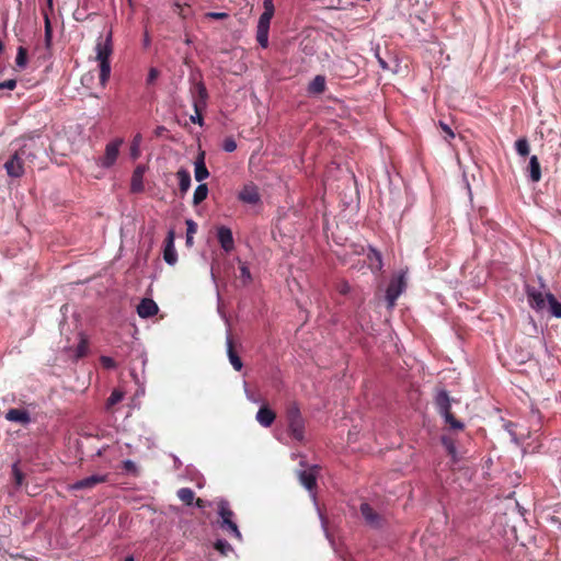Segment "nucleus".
I'll return each mask as SVG.
<instances>
[{
	"label": "nucleus",
	"instance_id": "obj_1",
	"mask_svg": "<svg viewBox=\"0 0 561 561\" xmlns=\"http://www.w3.org/2000/svg\"><path fill=\"white\" fill-rule=\"evenodd\" d=\"M526 295L529 306L540 312L548 311L551 316L561 319V302L556 296L545 289V283L539 286L527 285Z\"/></svg>",
	"mask_w": 561,
	"mask_h": 561
},
{
	"label": "nucleus",
	"instance_id": "obj_2",
	"mask_svg": "<svg viewBox=\"0 0 561 561\" xmlns=\"http://www.w3.org/2000/svg\"><path fill=\"white\" fill-rule=\"evenodd\" d=\"M95 59L100 67V84L105 88L111 76L110 57L113 54L112 32L110 31L103 38L100 36L95 45Z\"/></svg>",
	"mask_w": 561,
	"mask_h": 561
},
{
	"label": "nucleus",
	"instance_id": "obj_3",
	"mask_svg": "<svg viewBox=\"0 0 561 561\" xmlns=\"http://www.w3.org/2000/svg\"><path fill=\"white\" fill-rule=\"evenodd\" d=\"M287 431L290 437L297 442L305 440L306 421L297 402L291 401L286 405Z\"/></svg>",
	"mask_w": 561,
	"mask_h": 561
},
{
	"label": "nucleus",
	"instance_id": "obj_4",
	"mask_svg": "<svg viewBox=\"0 0 561 561\" xmlns=\"http://www.w3.org/2000/svg\"><path fill=\"white\" fill-rule=\"evenodd\" d=\"M263 8L256 25V41L262 48H267L270 25L275 12L274 0H263Z\"/></svg>",
	"mask_w": 561,
	"mask_h": 561
},
{
	"label": "nucleus",
	"instance_id": "obj_5",
	"mask_svg": "<svg viewBox=\"0 0 561 561\" xmlns=\"http://www.w3.org/2000/svg\"><path fill=\"white\" fill-rule=\"evenodd\" d=\"M218 525L219 527L226 531L229 536L236 538L237 540L242 539V535L238 528L237 523L234 522V513L230 508L229 502L226 500H221L218 502Z\"/></svg>",
	"mask_w": 561,
	"mask_h": 561
},
{
	"label": "nucleus",
	"instance_id": "obj_6",
	"mask_svg": "<svg viewBox=\"0 0 561 561\" xmlns=\"http://www.w3.org/2000/svg\"><path fill=\"white\" fill-rule=\"evenodd\" d=\"M194 96H193V107L195 114L190 117V121L194 124H198L203 126L204 119L202 116V112L206 108L208 93L206 87L203 82H197L194 85Z\"/></svg>",
	"mask_w": 561,
	"mask_h": 561
},
{
	"label": "nucleus",
	"instance_id": "obj_7",
	"mask_svg": "<svg viewBox=\"0 0 561 561\" xmlns=\"http://www.w3.org/2000/svg\"><path fill=\"white\" fill-rule=\"evenodd\" d=\"M123 142L124 140L122 138H115L106 144L104 156L95 159L96 165L102 169L112 168L118 158L119 148Z\"/></svg>",
	"mask_w": 561,
	"mask_h": 561
},
{
	"label": "nucleus",
	"instance_id": "obj_8",
	"mask_svg": "<svg viewBox=\"0 0 561 561\" xmlns=\"http://www.w3.org/2000/svg\"><path fill=\"white\" fill-rule=\"evenodd\" d=\"M27 145H23L5 163L4 169L11 178H21L24 174L23 157L28 156L26 152ZM34 157V154H31Z\"/></svg>",
	"mask_w": 561,
	"mask_h": 561
},
{
	"label": "nucleus",
	"instance_id": "obj_9",
	"mask_svg": "<svg viewBox=\"0 0 561 561\" xmlns=\"http://www.w3.org/2000/svg\"><path fill=\"white\" fill-rule=\"evenodd\" d=\"M360 513L366 524L373 528H381L383 525V517L378 514L368 503H362Z\"/></svg>",
	"mask_w": 561,
	"mask_h": 561
},
{
	"label": "nucleus",
	"instance_id": "obj_10",
	"mask_svg": "<svg viewBox=\"0 0 561 561\" xmlns=\"http://www.w3.org/2000/svg\"><path fill=\"white\" fill-rule=\"evenodd\" d=\"M108 479V474H93L81 480L76 481L70 485L71 490H83V489H93L95 485L100 483L106 482Z\"/></svg>",
	"mask_w": 561,
	"mask_h": 561
},
{
	"label": "nucleus",
	"instance_id": "obj_11",
	"mask_svg": "<svg viewBox=\"0 0 561 561\" xmlns=\"http://www.w3.org/2000/svg\"><path fill=\"white\" fill-rule=\"evenodd\" d=\"M239 201L250 205H256L261 201L257 187L253 183L245 184L238 194Z\"/></svg>",
	"mask_w": 561,
	"mask_h": 561
},
{
	"label": "nucleus",
	"instance_id": "obj_12",
	"mask_svg": "<svg viewBox=\"0 0 561 561\" xmlns=\"http://www.w3.org/2000/svg\"><path fill=\"white\" fill-rule=\"evenodd\" d=\"M217 239L221 249L226 253H230L234 249V240L232 231L229 227L220 226L217 228Z\"/></svg>",
	"mask_w": 561,
	"mask_h": 561
},
{
	"label": "nucleus",
	"instance_id": "obj_13",
	"mask_svg": "<svg viewBox=\"0 0 561 561\" xmlns=\"http://www.w3.org/2000/svg\"><path fill=\"white\" fill-rule=\"evenodd\" d=\"M405 285L407 283H389L385 295L388 309H393L398 297L405 290Z\"/></svg>",
	"mask_w": 561,
	"mask_h": 561
},
{
	"label": "nucleus",
	"instance_id": "obj_14",
	"mask_svg": "<svg viewBox=\"0 0 561 561\" xmlns=\"http://www.w3.org/2000/svg\"><path fill=\"white\" fill-rule=\"evenodd\" d=\"M159 311L158 305L151 298H142L137 306V313L140 318H151Z\"/></svg>",
	"mask_w": 561,
	"mask_h": 561
},
{
	"label": "nucleus",
	"instance_id": "obj_15",
	"mask_svg": "<svg viewBox=\"0 0 561 561\" xmlns=\"http://www.w3.org/2000/svg\"><path fill=\"white\" fill-rule=\"evenodd\" d=\"M226 345H227V355H228L230 364L232 365L234 370L240 371L243 367V363L234 348V342H233V339L230 333H228V335H227Z\"/></svg>",
	"mask_w": 561,
	"mask_h": 561
},
{
	"label": "nucleus",
	"instance_id": "obj_16",
	"mask_svg": "<svg viewBox=\"0 0 561 561\" xmlns=\"http://www.w3.org/2000/svg\"><path fill=\"white\" fill-rule=\"evenodd\" d=\"M163 259L170 265L175 264V262L178 260V254H176V251L174 248V231L173 230H170L168 232L164 251H163Z\"/></svg>",
	"mask_w": 561,
	"mask_h": 561
},
{
	"label": "nucleus",
	"instance_id": "obj_17",
	"mask_svg": "<svg viewBox=\"0 0 561 561\" xmlns=\"http://www.w3.org/2000/svg\"><path fill=\"white\" fill-rule=\"evenodd\" d=\"M5 420L9 422L27 425L31 423V415L24 409H10L5 412Z\"/></svg>",
	"mask_w": 561,
	"mask_h": 561
},
{
	"label": "nucleus",
	"instance_id": "obj_18",
	"mask_svg": "<svg viewBox=\"0 0 561 561\" xmlns=\"http://www.w3.org/2000/svg\"><path fill=\"white\" fill-rule=\"evenodd\" d=\"M299 482L310 492H312L317 486V473L316 467L304 470L298 473Z\"/></svg>",
	"mask_w": 561,
	"mask_h": 561
},
{
	"label": "nucleus",
	"instance_id": "obj_19",
	"mask_svg": "<svg viewBox=\"0 0 561 561\" xmlns=\"http://www.w3.org/2000/svg\"><path fill=\"white\" fill-rule=\"evenodd\" d=\"M194 176L195 180L202 182L209 176L208 169L205 164V153L201 152L194 162Z\"/></svg>",
	"mask_w": 561,
	"mask_h": 561
},
{
	"label": "nucleus",
	"instance_id": "obj_20",
	"mask_svg": "<svg viewBox=\"0 0 561 561\" xmlns=\"http://www.w3.org/2000/svg\"><path fill=\"white\" fill-rule=\"evenodd\" d=\"M276 419V414L267 407H261L256 413L257 422L264 426L270 427Z\"/></svg>",
	"mask_w": 561,
	"mask_h": 561
},
{
	"label": "nucleus",
	"instance_id": "obj_21",
	"mask_svg": "<svg viewBox=\"0 0 561 561\" xmlns=\"http://www.w3.org/2000/svg\"><path fill=\"white\" fill-rule=\"evenodd\" d=\"M144 167H137L133 173L130 190L134 193L142 192L144 190Z\"/></svg>",
	"mask_w": 561,
	"mask_h": 561
},
{
	"label": "nucleus",
	"instance_id": "obj_22",
	"mask_svg": "<svg viewBox=\"0 0 561 561\" xmlns=\"http://www.w3.org/2000/svg\"><path fill=\"white\" fill-rule=\"evenodd\" d=\"M528 176L531 182H539L541 179V169L537 156H531L528 164Z\"/></svg>",
	"mask_w": 561,
	"mask_h": 561
},
{
	"label": "nucleus",
	"instance_id": "obj_23",
	"mask_svg": "<svg viewBox=\"0 0 561 561\" xmlns=\"http://www.w3.org/2000/svg\"><path fill=\"white\" fill-rule=\"evenodd\" d=\"M369 267L373 271H380L382 268V255L381 253L373 247H369V252L367 254Z\"/></svg>",
	"mask_w": 561,
	"mask_h": 561
},
{
	"label": "nucleus",
	"instance_id": "obj_24",
	"mask_svg": "<svg viewBox=\"0 0 561 561\" xmlns=\"http://www.w3.org/2000/svg\"><path fill=\"white\" fill-rule=\"evenodd\" d=\"M436 405H437L440 414L451 410L450 409V398H449L447 391L443 390V391L438 392V394L436 396Z\"/></svg>",
	"mask_w": 561,
	"mask_h": 561
},
{
	"label": "nucleus",
	"instance_id": "obj_25",
	"mask_svg": "<svg viewBox=\"0 0 561 561\" xmlns=\"http://www.w3.org/2000/svg\"><path fill=\"white\" fill-rule=\"evenodd\" d=\"M179 180V187L182 193H186L191 186V175L185 169H180L176 172Z\"/></svg>",
	"mask_w": 561,
	"mask_h": 561
},
{
	"label": "nucleus",
	"instance_id": "obj_26",
	"mask_svg": "<svg viewBox=\"0 0 561 561\" xmlns=\"http://www.w3.org/2000/svg\"><path fill=\"white\" fill-rule=\"evenodd\" d=\"M325 90V78L323 76H316L310 82L308 91L310 93L320 94Z\"/></svg>",
	"mask_w": 561,
	"mask_h": 561
},
{
	"label": "nucleus",
	"instance_id": "obj_27",
	"mask_svg": "<svg viewBox=\"0 0 561 561\" xmlns=\"http://www.w3.org/2000/svg\"><path fill=\"white\" fill-rule=\"evenodd\" d=\"M207 195H208L207 184H205V183L198 184L194 191L193 204L199 205L202 202H204L207 198Z\"/></svg>",
	"mask_w": 561,
	"mask_h": 561
},
{
	"label": "nucleus",
	"instance_id": "obj_28",
	"mask_svg": "<svg viewBox=\"0 0 561 561\" xmlns=\"http://www.w3.org/2000/svg\"><path fill=\"white\" fill-rule=\"evenodd\" d=\"M440 440L447 454L453 458L454 461H457V448L455 445V440L450 436L446 435H443Z\"/></svg>",
	"mask_w": 561,
	"mask_h": 561
},
{
	"label": "nucleus",
	"instance_id": "obj_29",
	"mask_svg": "<svg viewBox=\"0 0 561 561\" xmlns=\"http://www.w3.org/2000/svg\"><path fill=\"white\" fill-rule=\"evenodd\" d=\"M178 497L185 504V505H192L195 500V493L190 488H181L178 491Z\"/></svg>",
	"mask_w": 561,
	"mask_h": 561
},
{
	"label": "nucleus",
	"instance_id": "obj_30",
	"mask_svg": "<svg viewBox=\"0 0 561 561\" xmlns=\"http://www.w3.org/2000/svg\"><path fill=\"white\" fill-rule=\"evenodd\" d=\"M442 415L444 416L445 422L450 426V428L457 430V431L463 430L465 424L455 417L451 410L443 413Z\"/></svg>",
	"mask_w": 561,
	"mask_h": 561
},
{
	"label": "nucleus",
	"instance_id": "obj_31",
	"mask_svg": "<svg viewBox=\"0 0 561 561\" xmlns=\"http://www.w3.org/2000/svg\"><path fill=\"white\" fill-rule=\"evenodd\" d=\"M442 415L444 416L445 422L450 426V428L457 430V431L463 430L465 424L455 417L451 410L443 413Z\"/></svg>",
	"mask_w": 561,
	"mask_h": 561
},
{
	"label": "nucleus",
	"instance_id": "obj_32",
	"mask_svg": "<svg viewBox=\"0 0 561 561\" xmlns=\"http://www.w3.org/2000/svg\"><path fill=\"white\" fill-rule=\"evenodd\" d=\"M142 137L140 134H136L130 145V157L136 160L140 156V145Z\"/></svg>",
	"mask_w": 561,
	"mask_h": 561
},
{
	"label": "nucleus",
	"instance_id": "obj_33",
	"mask_svg": "<svg viewBox=\"0 0 561 561\" xmlns=\"http://www.w3.org/2000/svg\"><path fill=\"white\" fill-rule=\"evenodd\" d=\"M15 64L19 69H24L27 65V50L23 46L18 48Z\"/></svg>",
	"mask_w": 561,
	"mask_h": 561
},
{
	"label": "nucleus",
	"instance_id": "obj_34",
	"mask_svg": "<svg viewBox=\"0 0 561 561\" xmlns=\"http://www.w3.org/2000/svg\"><path fill=\"white\" fill-rule=\"evenodd\" d=\"M185 224H186V243H187V245H192L194 234L197 231V225L192 219H186Z\"/></svg>",
	"mask_w": 561,
	"mask_h": 561
},
{
	"label": "nucleus",
	"instance_id": "obj_35",
	"mask_svg": "<svg viewBox=\"0 0 561 561\" xmlns=\"http://www.w3.org/2000/svg\"><path fill=\"white\" fill-rule=\"evenodd\" d=\"M515 150L516 152L522 156L526 157L529 153V144L526 138H519L515 141Z\"/></svg>",
	"mask_w": 561,
	"mask_h": 561
},
{
	"label": "nucleus",
	"instance_id": "obj_36",
	"mask_svg": "<svg viewBox=\"0 0 561 561\" xmlns=\"http://www.w3.org/2000/svg\"><path fill=\"white\" fill-rule=\"evenodd\" d=\"M214 548L219 551L222 556H228L232 551L231 545L222 539H218L214 543Z\"/></svg>",
	"mask_w": 561,
	"mask_h": 561
},
{
	"label": "nucleus",
	"instance_id": "obj_37",
	"mask_svg": "<svg viewBox=\"0 0 561 561\" xmlns=\"http://www.w3.org/2000/svg\"><path fill=\"white\" fill-rule=\"evenodd\" d=\"M123 397H124V393L122 391L116 390V389L113 390L106 401L107 409H111L112 407H114L115 404L121 402L123 400Z\"/></svg>",
	"mask_w": 561,
	"mask_h": 561
},
{
	"label": "nucleus",
	"instance_id": "obj_38",
	"mask_svg": "<svg viewBox=\"0 0 561 561\" xmlns=\"http://www.w3.org/2000/svg\"><path fill=\"white\" fill-rule=\"evenodd\" d=\"M88 348H89L88 341L84 337H81L79 344L76 347L75 356L77 358L84 357L88 353Z\"/></svg>",
	"mask_w": 561,
	"mask_h": 561
},
{
	"label": "nucleus",
	"instance_id": "obj_39",
	"mask_svg": "<svg viewBox=\"0 0 561 561\" xmlns=\"http://www.w3.org/2000/svg\"><path fill=\"white\" fill-rule=\"evenodd\" d=\"M53 41V30L48 15H45V45L47 48L50 47Z\"/></svg>",
	"mask_w": 561,
	"mask_h": 561
},
{
	"label": "nucleus",
	"instance_id": "obj_40",
	"mask_svg": "<svg viewBox=\"0 0 561 561\" xmlns=\"http://www.w3.org/2000/svg\"><path fill=\"white\" fill-rule=\"evenodd\" d=\"M13 480L16 486H21L24 482V473L20 470L18 463L12 466Z\"/></svg>",
	"mask_w": 561,
	"mask_h": 561
},
{
	"label": "nucleus",
	"instance_id": "obj_41",
	"mask_svg": "<svg viewBox=\"0 0 561 561\" xmlns=\"http://www.w3.org/2000/svg\"><path fill=\"white\" fill-rule=\"evenodd\" d=\"M222 149L226 152H233L237 149V142L232 137L225 138L222 142Z\"/></svg>",
	"mask_w": 561,
	"mask_h": 561
},
{
	"label": "nucleus",
	"instance_id": "obj_42",
	"mask_svg": "<svg viewBox=\"0 0 561 561\" xmlns=\"http://www.w3.org/2000/svg\"><path fill=\"white\" fill-rule=\"evenodd\" d=\"M239 263H240V266H239L240 277L243 280H250L251 279V273H250V270H249L248 265L244 262H241V261H239Z\"/></svg>",
	"mask_w": 561,
	"mask_h": 561
},
{
	"label": "nucleus",
	"instance_id": "obj_43",
	"mask_svg": "<svg viewBox=\"0 0 561 561\" xmlns=\"http://www.w3.org/2000/svg\"><path fill=\"white\" fill-rule=\"evenodd\" d=\"M100 362L102 366L106 369H113L116 367V362L112 357L101 356Z\"/></svg>",
	"mask_w": 561,
	"mask_h": 561
},
{
	"label": "nucleus",
	"instance_id": "obj_44",
	"mask_svg": "<svg viewBox=\"0 0 561 561\" xmlns=\"http://www.w3.org/2000/svg\"><path fill=\"white\" fill-rule=\"evenodd\" d=\"M123 469L127 472H133V473L137 472V467H136L135 462L131 460H125L123 462Z\"/></svg>",
	"mask_w": 561,
	"mask_h": 561
},
{
	"label": "nucleus",
	"instance_id": "obj_45",
	"mask_svg": "<svg viewBox=\"0 0 561 561\" xmlns=\"http://www.w3.org/2000/svg\"><path fill=\"white\" fill-rule=\"evenodd\" d=\"M16 87V81L13 79L0 82V90H13Z\"/></svg>",
	"mask_w": 561,
	"mask_h": 561
},
{
	"label": "nucleus",
	"instance_id": "obj_46",
	"mask_svg": "<svg viewBox=\"0 0 561 561\" xmlns=\"http://www.w3.org/2000/svg\"><path fill=\"white\" fill-rule=\"evenodd\" d=\"M207 15L215 20H222L228 16L226 12H209Z\"/></svg>",
	"mask_w": 561,
	"mask_h": 561
},
{
	"label": "nucleus",
	"instance_id": "obj_47",
	"mask_svg": "<svg viewBox=\"0 0 561 561\" xmlns=\"http://www.w3.org/2000/svg\"><path fill=\"white\" fill-rule=\"evenodd\" d=\"M158 75H159L158 70L156 68H151L149 70L148 78H147L148 83H152L157 79Z\"/></svg>",
	"mask_w": 561,
	"mask_h": 561
},
{
	"label": "nucleus",
	"instance_id": "obj_48",
	"mask_svg": "<svg viewBox=\"0 0 561 561\" xmlns=\"http://www.w3.org/2000/svg\"><path fill=\"white\" fill-rule=\"evenodd\" d=\"M440 126H442L443 130H444V131H445V133H446L450 138H454V137H455L454 131L451 130V128H450L448 125H446V124H444V123H442V122H440Z\"/></svg>",
	"mask_w": 561,
	"mask_h": 561
},
{
	"label": "nucleus",
	"instance_id": "obj_49",
	"mask_svg": "<svg viewBox=\"0 0 561 561\" xmlns=\"http://www.w3.org/2000/svg\"><path fill=\"white\" fill-rule=\"evenodd\" d=\"M339 290L343 295L347 294L348 290H350V287H348L347 283H342L341 287L339 288Z\"/></svg>",
	"mask_w": 561,
	"mask_h": 561
},
{
	"label": "nucleus",
	"instance_id": "obj_50",
	"mask_svg": "<svg viewBox=\"0 0 561 561\" xmlns=\"http://www.w3.org/2000/svg\"><path fill=\"white\" fill-rule=\"evenodd\" d=\"M377 59H378V64H379V66H380L382 69H385V70H386V69H388V65H387V62H386L381 57H379V56L377 55Z\"/></svg>",
	"mask_w": 561,
	"mask_h": 561
},
{
	"label": "nucleus",
	"instance_id": "obj_51",
	"mask_svg": "<svg viewBox=\"0 0 561 561\" xmlns=\"http://www.w3.org/2000/svg\"><path fill=\"white\" fill-rule=\"evenodd\" d=\"M194 503H195V505H196L197 507H199V508H202V507H204V506H205V502H204L202 499H199V497L195 499V500H194Z\"/></svg>",
	"mask_w": 561,
	"mask_h": 561
},
{
	"label": "nucleus",
	"instance_id": "obj_52",
	"mask_svg": "<svg viewBox=\"0 0 561 561\" xmlns=\"http://www.w3.org/2000/svg\"><path fill=\"white\" fill-rule=\"evenodd\" d=\"M149 44H150V38H149V35L146 33L145 38H144V45L147 47V46H149Z\"/></svg>",
	"mask_w": 561,
	"mask_h": 561
},
{
	"label": "nucleus",
	"instance_id": "obj_53",
	"mask_svg": "<svg viewBox=\"0 0 561 561\" xmlns=\"http://www.w3.org/2000/svg\"><path fill=\"white\" fill-rule=\"evenodd\" d=\"M3 49H4V45H3L2 41L0 39V54L3 51Z\"/></svg>",
	"mask_w": 561,
	"mask_h": 561
},
{
	"label": "nucleus",
	"instance_id": "obj_54",
	"mask_svg": "<svg viewBox=\"0 0 561 561\" xmlns=\"http://www.w3.org/2000/svg\"><path fill=\"white\" fill-rule=\"evenodd\" d=\"M124 561H134V557L133 556H128V557L125 558Z\"/></svg>",
	"mask_w": 561,
	"mask_h": 561
},
{
	"label": "nucleus",
	"instance_id": "obj_55",
	"mask_svg": "<svg viewBox=\"0 0 561 561\" xmlns=\"http://www.w3.org/2000/svg\"><path fill=\"white\" fill-rule=\"evenodd\" d=\"M397 280H399V282L404 280V275H400V276H399V278H398Z\"/></svg>",
	"mask_w": 561,
	"mask_h": 561
},
{
	"label": "nucleus",
	"instance_id": "obj_56",
	"mask_svg": "<svg viewBox=\"0 0 561 561\" xmlns=\"http://www.w3.org/2000/svg\"><path fill=\"white\" fill-rule=\"evenodd\" d=\"M49 3H51V0H47Z\"/></svg>",
	"mask_w": 561,
	"mask_h": 561
}]
</instances>
